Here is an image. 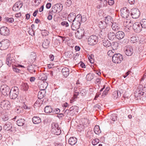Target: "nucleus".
Returning a JSON list of instances; mask_svg holds the SVG:
<instances>
[{"mask_svg":"<svg viewBox=\"0 0 146 146\" xmlns=\"http://www.w3.org/2000/svg\"><path fill=\"white\" fill-rule=\"evenodd\" d=\"M32 121L34 123L37 124L41 122V119L38 117L35 116L33 118Z\"/></svg>","mask_w":146,"mask_h":146,"instance_id":"27","label":"nucleus"},{"mask_svg":"<svg viewBox=\"0 0 146 146\" xmlns=\"http://www.w3.org/2000/svg\"><path fill=\"white\" fill-rule=\"evenodd\" d=\"M62 9L63 5L62 4H56L52 7L51 12L54 13H58L61 12Z\"/></svg>","mask_w":146,"mask_h":146,"instance_id":"7","label":"nucleus"},{"mask_svg":"<svg viewBox=\"0 0 146 146\" xmlns=\"http://www.w3.org/2000/svg\"><path fill=\"white\" fill-rule=\"evenodd\" d=\"M15 60L14 58L11 56L10 54H8L6 56V63L9 67L11 64L13 65L15 62Z\"/></svg>","mask_w":146,"mask_h":146,"instance_id":"11","label":"nucleus"},{"mask_svg":"<svg viewBox=\"0 0 146 146\" xmlns=\"http://www.w3.org/2000/svg\"><path fill=\"white\" fill-rule=\"evenodd\" d=\"M81 19V15L80 14H78L76 16V19L75 21L81 23V22H82Z\"/></svg>","mask_w":146,"mask_h":146,"instance_id":"45","label":"nucleus"},{"mask_svg":"<svg viewBox=\"0 0 146 146\" xmlns=\"http://www.w3.org/2000/svg\"><path fill=\"white\" fill-rule=\"evenodd\" d=\"M107 24L104 21L99 22V27L100 29H105L107 27Z\"/></svg>","mask_w":146,"mask_h":146,"instance_id":"23","label":"nucleus"},{"mask_svg":"<svg viewBox=\"0 0 146 146\" xmlns=\"http://www.w3.org/2000/svg\"><path fill=\"white\" fill-rule=\"evenodd\" d=\"M9 29L5 26L2 27L0 29V34L3 36H8L9 35Z\"/></svg>","mask_w":146,"mask_h":146,"instance_id":"13","label":"nucleus"},{"mask_svg":"<svg viewBox=\"0 0 146 146\" xmlns=\"http://www.w3.org/2000/svg\"><path fill=\"white\" fill-rule=\"evenodd\" d=\"M108 55L110 56L111 57L113 55V52L112 50H110L108 52Z\"/></svg>","mask_w":146,"mask_h":146,"instance_id":"60","label":"nucleus"},{"mask_svg":"<svg viewBox=\"0 0 146 146\" xmlns=\"http://www.w3.org/2000/svg\"><path fill=\"white\" fill-rule=\"evenodd\" d=\"M93 57H94V56L92 55H90L88 57V59L90 61V62L91 63H94V60L93 59Z\"/></svg>","mask_w":146,"mask_h":146,"instance_id":"58","label":"nucleus"},{"mask_svg":"<svg viewBox=\"0 0 146 146\" xmlns=\"http://www.w3.org/2000/svg\"><path fill=\"white\" fill-rule=\"evenodd\" d=\"M86 126L83 125L82 124L81 125V124H80V126H78V128L80 129L79 130V131L80 130V131H81L82 130H83L84 129L85 127Z\"/></svg>","mask_w":146,"mask_h":146,"instance_id":"55","label":"nucleus"},{"mask_svg":"<svg viewBox=\"0 0 146 146\" xmlns=\"http://www.w3.org/2000/svg\"><path fill=\"white\" fill-rule=\"evenodd\" d=\"M82 124L87 127V125L89 124V121L88 119H87L83 118L82 119Z\"/></svg>","mask_w":146,"mask_h":146,"instance_id":"41","label":"nucleus"},{"mask_svg":"<svg viewBox=\"0 0 146 146\" xmlns=\"http://www.w3.org/2000/svg\"><path fill=\"white\" fill-rule=\"evenodd\" d=\"M138 37H136L135 36H133L131 37L130 39V42L133 43H135L138 41Z\"/></svg>","mask_w":146,"mask_h":146,"instance_id":"46","label":"nucleus"},{"mask_svg":"<svg viewBox=\"0 0 146 146\" xmlns=\"http://www.w3.org/2000/svg\"><path fill=\"white\" fill-rule=\"evenodd\" d=\"M94 131L95 133L97 135L101 133V131L100 130V127L98 125H96L94 129Z\"/></svg>","mask_w":146,"mask_h":146,"instance_id":"34","label":"nucleus"},{"mask_svg":"<svg viewBox=\"0 0 146 146\" xmlns=\"http://www.w3.org/2000/svg\"><path fill=\"white\" fill-rule=\"evenodd\" d=\"M105 21L107 24L112 23V18L110 16H108L104 18Z\"/></svg>","mask_w":146,"mask_h":146,"instance_id":"29","label":"nucleus"},{"mask_svg":"<svg viewBox=\"0 0 146 146\" xmlns=\"http://www.w3.org/2000/svg\"><path fill=\"white\" fill-rule=\"evenodd\" d=\"M4 21L9 23H12L14 21V19L13 18H9L6 17L4 18Z\"/></svg>","mask_w":146,"mask_h":146,"instance_id":"39","label":"nucleus"},{"mask_svg":"<svg viewBox=\"0 0 146 146\" xmlns=\"http://www.w3.org/2000/svg\"><path fill=\"white\" fill-rule=\"evenodd\" d=\"M27 68L28 70L31 73H32L33 72H35V70L34 68L33 65L31 64L29 65L27 67Z\"/></svg>","mask_w":146,"mask_h":146,"instance_id":"37","label":"nucleus"},{"mask_svg":"<svg viewBox=\"0 0 146 146\" xmlns=\"http://www.w3.org/2000/svg\"><path fill=\"white\" fill-rule=\"evenodd\" d=\"M120 12L121 15L123 18H127L129 15L130 13L129 10L126 7L121 9Z\"/></svg>","mask_w":146,"mask_h":146,"instance_id":"12","label":"nucleus"},{"mask_svg":"<svg viewBox=\"0 0 146 146\" xmlns=\"http://www.w3.org/2000/svg\"><path fill=\"white\" fill-rule=\"evenodd\" d=\"M29 57L30 58L32 59L33 61H35L36 58V54L35 53H33L31 54Z\"/></svg>","mask_w":146,"mask_h":146,"instance_id":"50","label":"nucleus"},{"mask_svg":"<svg viewBox=\"0 0 146 146\" xmlns=\"http://www.w3.org/2000/svg\"><path fill=\"white\" fill-rule=\"evenodd\" d=\"M131 11V15L133 19H136L138 18L140 15L139 11L137 8H133Z\"/></svg>","mask_w":146,"mask_h":146,"instance_id":"10","label":"nucleus"},{"mask_svg":"<svg viewBox=\"0 0 146 146\" xmlns=\"http://www.w3.org/2000/svg\"><path fill=\"white\" fill-rule=\"evenodd\" d=\"M76 15L74 13H71L68 16V21L72 23L75 21L76 19Z\"/></svg>","mask_w":146,"mask_h":146,"instance_id":"20","label":"nucleus"},{"mask_svg":"<svg viewBox=\"0 0 146 146\" xmlns=\"http://www.w3.org/2000/svg\"><path fill=\"white\" fill-rule=\"evenodd\" d=\"M110 88L108 87H107L104 91L103 92L102 96L106 95L108 93V92L110 90Z\"/></svg>","mask_w":146,"mask_h":146,"instance_id":"48","label":"nucleus"},{"mask_svg":"<svg viewBox=\"0 0 146 146\" xmlns=\"http://www.w3.org/2000/svg\"><path fill=\"white\" fill-rule=\"evenodd\" d=\"M123 60V57L122 55L119 53L114 54L112 56L113 62L115 63H120Z\"/></svg>","mask_w":146,"mask_h":146,"instance_id":"4","label":"nucleus"},{"mask_svg":"<svg viewBox=\"0 0 146 146\" xmlns=\"http://www.w3.org/2000/svg\"><path fill=\"white\" fill-rule=\"evenodd\" d=\"M111 119L113 121H115L116 120L117 116L115 114H112L110 116Z\"/></svg>","mask_w":146,"mask_h":146,"instance_id":"53","label":"nucleus"},{"mask_svg":"<svg viewBox=\"0 0 146 146\" xmlns=\"http://www.w3.org/2000/svg\"><path fill=\"white\" fill-rule=\"evenodd\" d=\"M117 91H116L114 92L113 93L112 97V98L115 99H117L118 98L117 96Z\"/></svg>","mask_w":146,"mask_h":146,"instance_id":"56","label":"nucleus"},{"mask_svg":"<svg viewBox=\"0 0 146 146\" xmlns=\"http://www.w3.org/2000/svg\"><path fill=\"white\" fill-rule=\"evenodd\" d=\"M25 122V120L24 119H20L17 121V124L19 126H21L24 125Z\"/></svg>","mask_w":146,"mask_h":146,"instance_id":"32","label":"nucleus"},{"mask_svg":"<svg viewBox=\"0 0 146 146\" xmlns=\"http://www.w3.org/2000/svg\"><path fill=\"white\" fill-rule=\"evenodd\" d=\"M94 74L89 73L86 75V78L87 80L90 81L94 78Z\"/></svg>","mask_w":146,"mask_h":146,"instance_id":"33","label":"nucleus"},{"mask_svg":"<svg viewBox=\"0 0 146 146\" xmlns=\"http://www.w3.org/2000/svg\"><path fill=\"white\" fill-rule=\"evenodd\" d=\"M133 28L134 31L137 33L141 31L142 28L139 22H136L133 25Z\"/></svg>","mask_w":146,"mask_h":146,"instance_id":"14","label":"nucleus"},{"mask_svg":"<svg viewBox=\"0 0 146 146\" xmlns=\"http://www.w3.org/2000/svg\"><path fill=\"white\" fill-rule=\"evenodd\" d=\"M35 3V5L36 6H38L40 3L41 0H33Z\"/></svg>","mask_w":146,"mask_h":146,"instance_id":"62","label":"nucleus"},{"mask_svg":"<svg viewBox=\"0 0 146 146\" xmlns=\"http://www.w3.org/2000/svg\"><path fill=\"white\" fill-rule=\"evenodd\" d=\"M77 30V32L75 33L76 36L77 38L80 39L84 36V31L83 28L79 29Z\"/></svg>","mask_w":146,"mask_h":146,"instance_id":"15","label":"nucleus"},{"mask_svg":"<svg viewBox=\"0 0 146 146\" xmlns=\"http://www.w3.org/2000/svg\"><path fill=\"white\" fill-rule=\"evenodd\" d=\"M3 121H6L9 119V117L8 115H5L2 118Z\"/></svg>","mask_w":146,"mask_h":146,"instance_id":"63","label":"nucleus"},{"mask_svg":"<svg viewBox=\"0 0 146 146\" xmlns=\"http://www.w3.org/2000/svg\"><path fill=\"white\" fill-rule=\"evenodd\" d=\"M0 106L2 109L4 110H9L11 107L10 102L5 100L1 101L0 103Z\"/></svg>","mask_w":146,"mask_h":146,"instance_id":"9","label":"nucleus"},{"mask_svg":"<svg viewBox=\"0 0 146 146\" xmlns=\"http://www.w3.org/2000/svg\"><path fill=\"white\" fill-rule=\"evenodd\" d=\"M3 128L5 130L7 131H10L11 132L13 131V125L10 122H6Z\"/></svg>","mask_w":146,"mask_h":146,"instance_id":"18","label":"nucleus"},{"mask_svg":"<svg viewBox=\"0 0 146 146\" xmlns=\"http://www.w3.org/2000/svg\"><path fill=\"white\" fill-rule=\"evenodd\" d=\"M45 112L46 113H50L52 112L53 109H52L50 106H47L44 108Z\"/></svg>","mask_w":146,"mask_h":146,"instance_id":"31","label":"nucleus"},{"mask_svg":"<svg viewBox=\"0 0 146 146\" xmlns=\"http://www.w3.org/2000/svg\"><path fill=\"white\" fill-rule=\"evenodd\" d=\"M146 86H143L142 85H140L137 87V89L134 92L135 99L137 97V100L141 96L144 95V94H146Z\"/></svg>","mask_w":146,"mask_h":146,"instance_id":"1","label":"nucleus"},{"mask_svg":"<svg viewBox=\"0 0 146 146\" xmlns=\"http://www.w3.org/2000/svg\"><path fill=\"white\" fill-rule=\"evenodd\" d=\"M77 142V139L75 137H70L69 139L68 142L71 145H75Z\"/></svg>","mask_w":146,"mask_h":146,"instance_id":"24","label":"nucleus"},{"mask_svg":"<svg viewBox=\"0 0 146 146\" xmlns=\"http://www.w3.org/2000/svg\"><path fill=\"white\" fill-rule=\"evenodd\" d=\"M75 108H76V106H72L70 108L69 110H66V111H65V112H67V111H75Z\"/></svg>","mask_w":146,"mask_h":146,"instance_id":"54","label":"nucleus"},{"mask_svg":"<svg viewBox=\"0 0 146 146\" xmlns=\"http://www.w3.org/2000/svg\"><path fill=\"white\" fill-rule=\"evenodd\" d=\"M88 44L90 45H95L98 42V37L95 35H91L88 38Z\"/></svg>","mask_w":146,"mask_h":146,"instance_id":"6","label":"nucleus"},{"mask_svg":"<svg viewBox=\"0 0 146 146\" xmlns=\"http://www.w3.org/2000/svg\"><path fill=\"white\" fill-rule=\"evenodd\" d=\"M125 53L128 56H130L133 52V50L132 47L129 45H127L125 48Z\"/></svg>","mask_w":146,"mask_h":146,"instance_id":"16","label":"nucleus"},{"mask_svg":"<svg viewBox=\"0 0 146 146\" xmlns=\"http://www.w3.org/2000/svg\"><path fill=\"white\" fill-rule=\"evenodd\" d=\"M23 6V3L21 1L16 3L13 7V10L15 11H17L19 10Z\"/></svg>","mask_w":146,"mask_h":146,"instance_id":"17","label":"nucleus"},{"mask_svg":"<svg viewBox=\"0 0 146 146\" xmlns=\"http://www.w3.org/2000/svg\"><path fill=\"white\" fill-rule=\"evenodd\" d=\"M0 90L2 94L5 96H8L10 94V89L9 87L6 85H1Z\"/></svg>","mask_w":146,"mask_h":146,"instance_id":"5","label":"nucleus"},{"mask_svg":"<svg viewBox=\"0 0 146 146\" xmlns=\"http://www.w3.org/2000/svg\"><path fill=\"white\" fill-rule=\"evenodd\" d=\"M105 29H102L101 31L100 32L99 34L100 38H103L105 37L106 35V33Z\"/></svg>","mask_w":146,"mask_h":146,"instance_id":"35","label":"nucleus"},{"mask_svg":"<svg viewBox=\"0 0 146 146\" xmlns=\"http://www.w3.org/2000/svg\"><path fill=\"white\" fill-rule=\"evenodd\" d=\"M125 36L124 33L121 31H118L116 33V38L121 40Z\"/></svg>","mask_w":146,"mask_h":146,"instance_id":"21","label":"nucleus"},{"mask_svg":"<svg viewBox=\"0 0 146 146\" xmlns=\"http://www.w3.org/2000/svg\"><path fill=\"white\" fill-rule=\"evenodd\" d=\"M61 25L62 26H65L66 27H68L69 26V24L68 22L66 21H63L61 23Z\"/></svg>","mask_w":146,"mask_h":146,"instance_id":"59","label":"nucleus"},{"mask_svg":"<svg viewBox=\"0 0 146 146\" xmlns=\"http://www.w3.org/2000/svg\"><path fill=\"white\" fill-rule=\"evenodd\" d=\"M47 83L46 82H43L40 86V88L41 89L40 90L45 91V89L47 86Z\"/></svg>","mask_w":146,"mask_h":146,"instance_id":"36","label":"nucleus"},{"mask_svg":"<svg viewBox=\"0 0 146 146\" xmlns=\"http://www.w3.org/2000/svg\"><path fill=\"white\" fill-rule=\"evenodd\" d=\"M50 43V40L49 38L44 39L42 44L43 47L44 48H47L49 46Z\"/></svg>","mask_w":146,"mask_h":146,"instance_id":"25","label":"nucleus"},{"mask_svg":"<svg viewBox=\"0 0 146 146\" xmlns=\"http://www.w3.org/2000/svg\"><path fill=\"white\" fill-rule=\"evenodd\" d=\"M45 91L40 90V91L39 92L38 94V98L41 99L43 98L45 96Z\"/></svg>","mask_w":146,"mask_h":146,"instance_id":"28","label":"nucleus"},{"mask_svg":"<svg viewBox=\"0 0 146 146\" xmlns=\"http://www.w3.org/2000/svg\"><path fill=\"white\" fill-rule=\"evenodd\" d=\"M71 24V28L73 30H76L79 28L80 26L81 25V23L74 21L72 22Z\"/></svg>","mask_w":146,"mask_h":146,"instance_id":"19","label":"nucleus"},{"mask_svg":"<svg viewBox=\"0 0 146 146\" xmlns=\"http://www.w3.org/2000/svg\"><path fill=\"white\" fill-rule=\"evenodd\" d=\"M132 22L130 20H126V21H124V24L128 27H131L133 25Z\"/></svg>","mask_w":146,"mask_h":146,"instance_id":"40","label":"nucleus"},{"mask_svg":"<svg viewBox=\"0 0 146 146\" xmlns=\"http://www.w3.org/2000/svg\"><path fill=\"white\" fill-rule=\"evenodd\" d=\"M103 44L104 46L108 47L111 45V43L108 40H104Z\"/></svg>","mask_w":146,"mask_h":146,"instance_id":"38","label":"nucleus"},{"mask_svg":"<svg viewBox=\"0 0 146 146\" xmlns=\"http://www.w3.org/2000/svg\"><path fill=\"white\" fill-rule=\"evenodd\" d=\"M60 112V110L58 108L54 109H53V111L52 112L54 114H58Z\"/></svg>","mask_w":146,"mask_h":146,"instance_id":"51","label":"nucleus"},{"mask_svg":"<svg viewBox=\"0 0 146 146\" xmlns=\"http://www.w3.org/2000/svg\"><path fill=\"white\" fill-rule=\"evenodd\" d=\"M108 38L111 40H114L116 38V34L113 32L109 33L108 35Z\"/></svg>","mask_w":146,"mask_h":146,"instance_id":"26","label":"nucleus"},{"mask_svg":"<svg viewBox=\"0 0 146 146\" xmlns=\"http://www.w3.org/2000/svg\"><path fill=\"white\" fill-rule=\"evenodd\" d=\"M61 72L64 77H67L69 74V70L68 68L66 67H64L62 70Z\"/></svg>","mask_w":146,"mask_h":146,"instance_id":"22","label":"nucleus"},{"mask_svg":"<svg viewBox=\"0 0 146 146\" xmlns=\"http://www.w3.org/2000/svg\"><path fill=\"white\" fill-rule=\"evenodd\" d=\"M140 23L141 25L142 28H146V19H142Z\"/></svg>","mask_w":146,"mask_h":146,"instance_id":"42","label":"nucleus"},{"mask_svg":"<svg viewBox=\"0 0 146 146\" xmlns=\"http://www.w3.org/2000/svg\"><path fill=\"white\" fill-rule=\"evenodd\" d=\"M81 21L82 22H84L86 21V18L85 16L83 15L82 16H81Z\"/></svg>","mask_w":146,"mask_h":146,"instance_id":"64","label":"nucleus"},{"mask_svg":"<svg viewBox=\"0 0 146 146\" xmlns=\"http://www.w3.org/2000/svg\"><path fill=\"white\" fill-rule=\"evenodd\" d=\"M52 129L51 131L52 134L56 135H59L61 133V130L60 127H59L57 123H54L52 124Z\"/></svg>","mask_w":146,"mask_h":146,"instance_id":"2","label":"nucleus"},{"mask_svg":"<svg viewBox=\"0 0 146 146\" xmlns=\"http://www.w3.org/2000/svg\"><path fill=\"white\" fill-rule=\"evenodd\" d=\"M111 47L113 49V50L114 51L115 50L117 49V48L118 46V43L116 42H114L112 43V44H111Z\"/></svg>","mask_w":146,"mask_h":146,"instance_id":"43","label":"nucleus"},{"mask_svg":"<svg viewBox=\"0 0 146 146\" xmlns=\"http://www.w3.org/2000/svg\"><path fill=\"white\" fill-rule=\"evenodd\" d=\"M41 34L42 36H46L48 35V32L46 30H41Z\"/></svg>","mask_w":146,"mask_h":146,"instance_id":"49","label":"nucleus"},{"mask_svg":"<svg viewBox=\"0 0 146 146\" xmlns=\"http://www.w3.org/2000/svg\"><path fill=\"white\" fill-rule=\"evenodd\" d=\"M111 28L112 29L115 31H118L120 29L119 25L116 23H112Z\"/></svg>","mask_w":146,"mask_h":146,"instance_id":"30","label":"nucleus"},{"mask_svg":"<svg viewBox=\"0 0 146 146\" xmlns=\"http://www.w3.org/2000/svg\"><path fill=\"white\" fill-rule=\"evenodd\" d=\"M99 141V140L98 139H96L92 141V143L93 145H95L98 143Z\"/></svg>","mask_w":146,"mask_h":146,"instance_id":"52","label":"nucleus"},{"mask_svg":"<svg viewBox=\"0 0 146 146\" xmlns=\"http://www.w3.org/2000/svg\"><path fill=\"white\" fill-rule=\"evenodd\" d=\"M65 4L67 6L70 7L72 4V2L70 0H67Z\"/></svg>","mask_w":146,"mask_h":146,"instance_id":"57","label":"nucleus"},{"mask_svg":"<svg viewBox=\"0 0 146 146\" xmlns=\"http://www.w3.org/2000/svg\"><path fill=\"white\" fill-rule=\"evenodd\" d=\"M19 93V89L17 86H14L11 88L10 91V97L11 99H15L18 96Z\"/></svg>","mask_w":146,"mask_h":146,"instance_id":"3","label":"nucleus"},{"mask_svg":"<svg viewBox=\"0 0 146 146\" xmlns=\"http://www.w3.org/2000/svg\"><path fill=\"white\" fill-rule=\"evenodd\" d=\"M10 45L9 41L7 39L3 40L0 43V49L1 50L7 49Z\"/></svg>","mask_w":146,"mask_h":146,"instance_id":"8","label":"nucleus"},{"mask_svg":"<svg viewBox=\"0 0 146 146\" xmlns=\"http://www.w3.org/2000/svg\"><path fill=\"white\" fill-rule=\"evenodd\" d=\"M80 93L82 96H85L87 93V92L86 89H81L80 90Z\"/></svg>","mask_w":146,"mask_h":146,"instance_id":"47","label":"nucleus"},{"mask_svg":"<svg viewBox=\"0 0 146 146\" xmlns=\"http://www.w3.org/2000/svg\"><path fill=\"white\" fill-rule=\"evenodd\" d=\"M13 69L14 71L17 72V73H19L20 72L21 70L15 67H13Z\"/></svg>","mask_w":146,"mask_h":146,"instance_id":"61","label":"nucleus"},{"mask_svg":"<svg viewBox=\"0 0 146 146\" xmlns=\"http://www.w3.org/2000/svg\"><path fill=\"white\" fill-rule=\"evenodd\" d=\"M104 3L106 4L107 2L110 5H112L114 4L113 0H103Z\"/></svg>","mask_w":146,"mask_h":146,"instance_id":"44","label":"nucleus"}]
</instances>
